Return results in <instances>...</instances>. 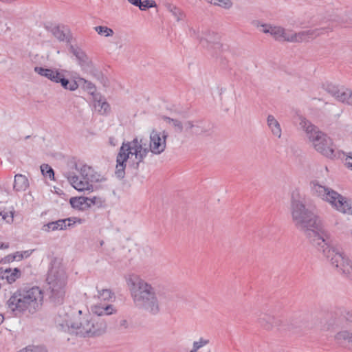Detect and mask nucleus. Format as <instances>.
I'll return each mask as SVG.
<instances>
[{
  "mask_svg": "<svg viewBox=\"0 0 352 352\" xmlns=\"http://www.w3.org/2000/svg\"><path fill=\"white\" fill-rule=\"evenodd\" d=\"M168 133L165 131L160 132L153 129L150 133V143L148 150L154 155L162 153L166 148V139Z\"/></svg>",
  "mask_w": 352,
  "mask_h": 352,
  "instance_id": "f8f14e48",
  "label": "nucleus"
},
{
  "mask_svg": "<svg viewBox=\"0 0 352 352\" xmlns=\"http://www.w3.org/2000/svg\"><path fill=\"white\" fill-rule=\"evenodd\" d=\"M342 315L346 321L352 323V311L344 310L343 312H342Z\"/></svg>",
  "mask_w": 352,
  "mask_h": 352,
  "instance_id": "49530a36",
  "label": "nucleus"
},
{
  "mask_svg": "<svg viewBox=\"0 0 352 352\" xmlns=\"http://www.w3.org/2000/svg\"><path fill=\"white\" fill-rule=\"evenodd\" d=\"M74 167L79 172L80 178L70 170L64 171L63 175L69 184L78 191L89 190L93 188L91 183L101 182L104 180L100 174L87 164H83L78 168L77 164L75 163Z\"/></svg>",
  "mask_w": 352,
  "mask_h": 352,
  "instance_id": "6e6552de",
  "label": "nucleus"
},
{
  "mask_svg": "<svg viewBox=\"0 0 352 352\" xmlns=\"http://www.w3.org/2000/svg\"><path fill=\"white\" fill-rule=\"evenodd\" d=\"M168 9L175 17L177 21H180L183 19L184 14L179 8L172 5H168Z\"/></svg>",
  "mask_w": 352,
  "mask_h": 352,
  "instance_id": "e433bc0d",
  "label": "nucleus"
},
{
  "mask_svg": "<svg viewBox=\"0 0 352 352\" xmlns=\"http://www.w3.org/2000/svg\"><path fill=\"white\" fill-rule=\"evenodd\" d=\"M251 23L254 27L258 28L261 32H263L264 28L263 26L269 25L268 23H263L258 20H254L251 22Z\"/></svg>",
  "mask_w": 352,
  "mask_h": 352,
  "instance_id": "a18cd8bd",
  "label": "nucleus"
},
{
  "mask_svg": "<svg viewBox=\"0 0 352 352\" xmlns=\"http://www.w3.org/2000/svg\"><path fill=\"white\" fill-rule=\"evenodd\" d=\"M67 276L65 271L58 267H52L48 272L47 283L50 298L55 303H61L65 294Z\"/></svg>",
  "mask_w": 352,
  "mask_h": 352,
  "instance_id": "1a4fd4ad",
  "label": "nucleus"
},
{
  "mask_svg": "<svg viewBox=\"0 0 352 352\" xmlns=\"http://www.w3.org/2000/svg\"><path fill=\"white\" fill-rule=\"evenodd\" d=\"M111 139H112V138H110V141H111V142H110V144H112V143H113V141H111Z\"/></svg>",
  "mask_w": 352,
  "mask_h": 352,
  "instance_id": "052dcab7",
  "label": "nucleus"
},
{
  "mask_svg": "<svg viewBox=\"0 0 352 352\" xmlns=\"http://www.w3.org/2000/svg\"><path fill=\"white\" fill-rule=\"evenodd\" d=\"M214 6H218L226 9H229L232 6L231 0H215Z\"/></svg>",
  "mask_w": 352,
  "mask_h": 352,
  "instance_id": "79ce46f5",
  "label": "nucleus"
},
{
  "mask_svg": "<svg viewBox=\"0 0 352 352\" xmlns=\"http://www.w3.org/2000/svg\"><path fill=\"white\" fill-rule=\"evenodd\" d=\"M94 30L98 34L102 36H111L113 34V30L107 26H96L94 28Z\"/></svg>",
  "mask_w": 352,
  "mask_h": 352,
  "instance_id": "72a5a7b5",
  "label": "nucleus"
},
{
  "mask_svg": "<svg viewBox=\"0 0 352 352\" xmlns=\"http://www.w3.org/2000/svg\"><path fill=\"white\" fill-rule=\"evenodd\" d=\"M41 170L42 174L48 177L50 179H54V172L51 166L48 164H44L41 166Z\"/></svg>",
  "mask_w": 352,
  "mask_h": 352,
  "instance_id": "c9c22d12",
  "label": "nucleus"
},
{
  "mask_svg": "<svg viewBox=\"0 0 352 352\" xmlns=\"http://www.w3.org/2000/svg\"><path fill=\"white\" fill-rule=\"evenodd\" d=\"M127 286L131 294L133 302L138 307L142 308L152 314L160 311V305L155 289L148 283L135 274L126 278Z\"/></svg>",
  "mask_w": 352,
  "mask_h": 352,
  "instance_id": "f03ea898",
  "label": "nucleus"
},
{
  "mask_svg": "<svg viewBox=\"0 0 352 352\" xmlns=\"http://www.w3.org/2000/svg\"><path fill=\"white\" fill-rule=\"evenodd\" d=\"M70 204L74 208L82 209L83 205H87L85 197H72Z\"/></svg>",
  "mask_w": 352,
  "mask_h": 352,
  "instance_id": "2f4dec72",
  "label": "nucleus"
},
{
  "mask_svg": "<svg viewBox=\"0 0 352 352\" xmlns=\"http://www.w3.org/2000/svg\"><path fill=\"white\" fill-rule=\"evenodd\" d=\"M21 252L23 253V255L25 258L30 256V253L29 252V251H23V252Z\"/></svg>",
  "mask_w": 352,
  "mask_h": 352,
  "instance_id": "5fc2aeb1",
  "label": "nucleus"
},
{
  "mask_svg": "<svg viewBox=\"0 0 352 352\" xmlns=\"http://www.w3.org/2000/svg\"><path fill=\"white\" fill-rule=\"evenodd\" d=\"M3 320H4L3 316L0 314V324L3 322Z\"/></svg>",
  "mask_w": 352,
  "mask_h": 352,
  "instance_id": "6e6d98bb",
  "label": "nucleus"
},
{
  "mask_svg": "<svg viewBox=\"0 0 352 352\" xmlns=\"http://www.w3.org/2000/svg\"><path fill=\"white\" fill-rule=\"evenodd\" d=\"M47 30L59 41L70 43L72 35L69 30L63 25H52L47 27Z\"/></svg>",
  "mask_w": 352,
  "mask_h": 352,
  "instance_id": "dca6fc26",
  "label": "nucleus"
},
{
  "mask_svg": "<svg viewBox=\"0 0 352 352\" xmlns=\"http://www.w3.org/2000/svg\"><path fill=\"white\" fill-rule=\"evenodd\" d=\"M263 32L265 34H270L276 41H287V38H289L290 30H285L280 26H274L271 24L269 25L263 26Z\"/></svg>",
  "mask_w": 352,
  "mask_h": 352,
  "instance_id": "2eb2a0df",
  "label": "nucleus"
},
{
  "mask_svg": "<svg viewBox=\"0 0 352 352\" xmlns=\"http://www.w3.org/2000/svg\"><path fill=\"white\" fill-rule=\"evenodd\" d=\"M77 82H78L79 85L82 84L83 88L86 89L89 93L93 94L95 92L96 87L92 82L85 80L83 78H78Z\"/></svg>",
  "mask_w": 352,
  "mask_h": 352,
  "instance_id": "473e14b6",
  "label": "nucleus"
},
{
  "mask_svg": "<svg viewBox=\"0 0 352 352\" xmlns=\"http://www.w3.org/2000/svg\"><path fill=\"white\" fill-rule=\"evenodd\" d=\"M85 199L87 206L89 207L94 205H96L98 207H101L104 204V201L102 200L100 197H85Z\"/></svg>",
  "mask_w": 352,
  "mask_h": 352,
  "instance_id": "4c0bfd02",
  "label": "nucleus"
},
{
  "mask_svg": "<svg viewBox=\"0 0 352 352\" xmlns=\"http://www.w3.org/2000/svg\"><path fill=\"white\" fill-rule=\"evenodd\" d=\"M300 129L305 132L311 146L323 156L335 159L340 157L341 152L336 148L333 140L305 118H300Z\"/></svg>",
  "mask_w": 352,
  "mask_h": 352,
  "instance_id": "20e7f679",
  "label": "nucleus"
},
{
  "mask_svg": "<svg viewBox=\"0 0 352 352\" xmlns=\"http://www.w3.org/2000/svg\"><path fill=\"white\" fill-rule=\"evenodd\" d=\"M21 275V272L20 270L16 267L14 270L11 268L3 269V267H0V280H6L9 284L14 283L20 278Z\"/></svg>",
  "mask_w": 352,
  "mask_h": 352,
  "instance_id": "6ab92c4d",
  "label": "nucleus"
},
{
  "mask_svg": "<svg viewBox=\"0 0 352 352\" xmlns=\"http://www.w3.org/2000/svg\"><path fill=\"white\" fill-rule=\"evenodd\" d=\"M43 301V291L38 287L34 286L16 290L8 300L7 305L16 314H34L40 309Z\"/></svg>",
  "mask_w": 352,
  "mask_h": 352,
  "instance_id": "7ed1b4c3",
  "label": "nucleus"
},
{
  "mask_svg": "<svg viewBox=\"0 0 352 352\" xmlns=\"http://www.w3.org/2000/svg\"><path fill=\"white\" fill-rule=\"evenodd\" d=\"M324 32V28H315L312 30H304L299 32H294L290 30L289 38H287V42L302 43L308 42L319 36Z\"/></svg>",
  "mask_w": 352,
  "mask_h": 352,
  "instance_id": "ddd939ff",
  "label": "nucleus"
},
{
  "mask_svg": "<svg viewBox=\"0 0 352 352\" xmlns=\"http://www.w3.org/2000/svg\"><path fill=\"white\" fill-rule=\"evenodd\" d=\"M69 52L76 57L82 69H85L89 66V58L81 48L70 45Z\"/></svg>",
  "mask_w": 352,
  "mask_h": 352,
  "instance_id": "a211bd4d",
  "label": "nucleus"
},
{
  "mask_svg": "<svg viewBox=\"0 0 352 352\" xmlns=\"http://www.w3.org/2000/svg\"><path fill=\"white\" fill-rule=\"evenodd\" d=\"M34 72L41 76H44L53 82L54 77L55 68H44L42 67H35Z\"/></svg>",
  "mask_w": 352,
  "mask_h": 352,
  "instance_id": "a878e982",
  "label": "nucleus"
},
{
  "mask_svg": "<svg viewBox=\"0 0 352 352\" xmlns=\"http://www.w3.org/2000/svg\"><path fill=\"white\" fill-rule=\"evenodd\" d=\"M60 80H61L59 83L60 84L61 87L65 90L74 91H76L79 87V84L76 80H69L67 78L66 75H65L64 77L62 78Z\"/></svg>",
  "mask_w": 352,
  "mask_h": 352,
  "instance_id": "bb28decb",
  "label": "nucleus"
},
{
  "mask_svg": "<svg viewBox=\"0 0 352 352\" xmlns=\"http://www.w3.org/2000/svg\"><path fill=\"white\" fill-rule=\"evenodd\" d=\"M72 322H71L69 324H68V323H67V324H66L67 329H65V331H67V330L69 333H71V332L68 330V325H69V326H70V324H71V323H72Z\"/></svg>",
  "mask_w": 352,
  "mask_h": 352,
  "instance_id": "13d9d810",
  "label": "nucleus"
},
{
  "mask_svg": "<svg viewBox=\"0 0 352 352\" xmlns=\"http://www.w3.org/2000/svg\"><path fill=\"white\" fill-rule=\"evenodd\" d=\"M334 324H336V320L334 319H332V321L330 322L329 324H327V327H324V328L327 329V330H329L331 329V327H332Z\"/></svg>",
  "mask_w": 352,
  "mask_h": 352,
  "instance_id": "603ef678",
  "label": "nucleus"
},
{
  "mask_svg": "<svg viewBox=\"0 0 352 352\" xmlns=\"http://www.w3.org/2000/svg\"><path fill=\"white\" fill-rule=\"evenodd\" d=\"M13 256H14L15 260L16 261H21L24 258V256L21 252H16L14 254H13Z\"/></svg>",
  "mask_w": 352,
  "mask_h": 352,
  "instance_id": "8fccbe9b",
  "label": "nucleus"
},
{
  "mask_svg": "<svg viewBox=\"0 0 352 352\" xmlns=\"http://www.w3.org/2000/svg\"><path fill=\"white\" fill-rule=\"evenodd\" d=\"M210 342L209 338L200 337L197 340L193 342L192 347L190 352H199L200 349L204 347L206 348L201 352H212V348L208 346Z\"/></svg>",
  "mask_w": 352,
  "mask_h": 352,
  "instance_id": "5701e85b",
  "label": "nucleus"
},
{
  "mask_svg": "<svg viewBox=\"0 0 352 352\" xmlns=\"http://www.w3.org/2000/svg\"><path fill=\"white\" fill-rule=\"evenodd\" d=\"M128 1L132 5L138 7L141 3V0H128Z\"/></svg>",
  "mask_w": 352,
  "mask_h": 352,
  "instance_id": "3c124183",
  "label": "nucleus"
},
{
  "mask_svg": "<svg viewBox=\"0 0 352 352\" xmlns=\"http://www.w3.org/2000/svg\"><path fill=\"white\" fill-rule=\"evenodd\" d=\"M113 296V294L110 289H102L101 290H98V297L101 300H109Z\"/></svg>",
  "mask_w": 352,
  "mask_h": 352,
  "instance_id": "f704fd0d",
  "label": "nucleus"
},
{
  "mask_svg": "<svg viewBox=\"0 0 352 352\" xmlns=\"http://www.w3.org/2000/svg\"><path fill=\"white\" fill-rule=\"evenodd\" d=\"M68 330L84 338L98 337L106 332L107 323L104 319L89 314L72 322Z\"/></svg>",
  "mask_w": 352,
  "mask_h": 352,
  "instance_id": "0eeeda50",
  "label": "nucleus"
},
{
  "mask_svg": "<svg viewBox=\"0 0 352 352\" xmlns=\"http://www.w3.org/2000/svg\"><path fill=\"white\" fill-rule=\"evenodd\" d=\"M201 45L204 47H208L210 50H214V52H212V56H215L217 54V51L220 50L222 47V45L219 41H213L212 43H209L208 38H201L200 41Z\"/></svg>",
  "mask_w": 352,
  "mask_h": 352,
  "instance_id": "c85d7f7f",
  "label": "nucleus"
},
{
  "mask_svg": "<svg viewBox=\"0 0 352 352\" xmlns=\"http://www.w3.org/2000/svg\"><path fill=\"white\" fill-rule=\"evenodd\" d=\"M10 213H11V215L8 216V212H0V216L2 217L3 219L6 220L8 222H9L10 221H13V213L12 212H10Z\"/></svg>",
  "mask_w": 352,
  "mask_h": 352,
  "instance_id": "de8ad7c7",
  "label": "nucleus"
},
{
  "mask_svg": "<svg viewBox=\"0 0 352 352\" xmlns=\"http://www.w3.org/2000/svg\"><path fill=\"white\" fill-rule=\"evenodd\" d=\"M94 107L100 113L104 114L108 111L109 109V104L106 101L98 100L95 101Z\"/></svg>",
  "mask_w": 352,
  "mask_h": 352,
  "instance_id": "7c9ffc66",
  "label": "nucleus"
},
{
  "mask_svg": "<svg viewBox=\"0 0 352 352\" xmlns=\"http://www.w3.org/2000/svg\"><path fill=\"white\" fill-rule=\"evenodd\" d=\"M76 222L81 223L82 220L76 217H69L63 219H58L57 221H51L44 224L42 226L41 230L45 232L56 230H64Z\"/></svg>",
  "mask_w": 352,
  "mask_h": 352,
  "instance_id": "4468645a",
  "label": "nucleus"
},
{
  "mask_svg": "<svg viewBox=\"0 0 352 352\" xmlns=\"http://www.w3.org/2000/svg\"><path fill=\"white\" fill-rule=\"evenodd\" d=\"M149 153L148 148L143 139L135 138L132 141L124 142L119 149L116 157V166L115 174L119 179H122L125 175V168L129 155H134L136 162L135 168H138L141 162Z\"/></svg>",
  "mask_w": 352,
  "mask_h": 352,
  "instance_id": "39448f33",
  "label": "nucleus"
},
{
  "mask_svg": "<svg viewBox=\"0 0 352 352\" xmlns=\"http://www.w3.org/2000/svg\"><path fill=\"white\" fill-rule=\"evenodd\" d=\"M24 352H47V349L43 346H28L24 348Z\"/></svg>",
  "mask_w": 352,
  "mask_h": 352,
  "instance_id": "a19ab883",
  "label": "nucleus"
},
{
  "mask_svg": "<svg viewBox=\"0 0 352 352\" xmlns=\"http://www.w3.org/2000/svg\"><path fill=\"white\" fill-rule=\"evenodd\" d=\"M205 1H207L208 3H212V4L214 5V1L215 0H205Z\"/></svg>",
  "mask_w": 352,
  "mask_h": 352,
  "instance_id": "4d7b16f0",
  "label": "nucleus"
},
{
  "mask_svg": "<svg viewBox=\"0 0 352 352\" xmlns=\"http://www.w3.org/2000/svg\"><path fill=\"white\" fill-rule=\"evenodd\" d=\"M130 327V322L126 319H122L120 320L118 324L119 329L125 330L129 329Z\"/></svg>",
  "mask_w": 352,
  "mask_h": 352,
  "instance_id": "37998d69",
  "label": "nucleus"
},
{
  "mask_svg": "<svg viewBox=\"0 0 352 352\" xmlns=\"http://www.w3.org/2000/svg\"><path fill=\"white\" fill-rule=\"evenodd\" d=\"M157 4L155 1L153 0H145L144 1H141V3L139 5L138 8L140 10H145L148 8L156 7Z\"/></svg>",
  "mask_w": 352,
  "mask_h": 352,
  "instance_id": "58836bf2",
  "label": "nucleus"
},
{
  "mask_svg": "<svg viewBox=\"0 0 352 352\" xmlns=\"http://www.w3.org/2000/svg\"><path fill=\"white\" fill-rule=\"evenodd\" d=\"M327 241L324 248H320V252L330 261L332 265L340 268L342 274L349 279L352 280V261L346 258L342 250Z\"/></svg>",
  "mask_w": 352,
  "mask_h": 352,
  "instance_id": "9d476101",
  "label": "nucleus"
},
{
  "mask_svg": "<svg viewBox=\"0 0 352 352\" xmlns=\"http://www.w3.org/2000/svg\"><path fill=\"white\" fill-rule=\"evenodd\" d=\"M309 327L305 322L298 319H294L287 324H281L279 329L280 331H287L292 333L297 334Z\"/></svg>",
  "mask_w": 352,
  "mask_h": 352,
  "instance_id": "f3484780",
  "label": "nucleus"
},
{
  "mask_svg": "<svg viewBox=\"0 0 352 352\" xmlns=\"http://www.w3.org/2000/svg\"><path fill=\"white\" fill-rule=\"evenodd\" d=\"M9 245L8 244L0 243V249H7L8 248Z\"/></svg>",
  "mask_w": 352,
  "mask_h": 352,
  "instance_id": "864d4df0",
  "label": "nucleus"
},
{
  "mask_svg": "<svg viewBox=\"0 0 352 352\" xmlns=\"http://www.w3.org/2000/svg\"><path fill=\"white\" fill-rule=\"evenodd\" d=\"M335 338L339 342L345 341L352 345V331L347 330L340 331L336 335Z\"/></svg>",
  "mask_w": 352,
  "mask_h": 352,
  "instance_id": "c756f323",
  "label": "nucleus"
},
{
  "mask_svg": "<svg viewBox=\"0 0 352 352\" xmlns=\"http://www.w3.org/2000/svg\"><path fill=\"white\" fill-rule=\"evenodd\" d=\"M111 139H112V138H110V141H111V142H110V144H112V143H113V141H111Z\"/></svg>",
  "mask_w": 352,
  "mask_h": 352,
  "instance_id": "680f3d73",
  "label": "nucleus"
},
{
  "mask_svg": "<svg viewBox=\"0 0 352 352\" xmlns=\"http://www.w3.org/2000/svg\"><path fill=\"white\" fill-rule=\"evenodd\" d=\"M92 313L94 314L93 316L100 318L102 316H109L115 312V309L111 305H101L98 304L91 307Z\"/></svg>",
  "mask_w": 352,
  "mask_h": 352,
  "instance_id": "aec40b11",
  "label": "nucleus"
},
{
  "mask_svg": "<svg viewBox=\"0 0 352 352\" xmlns=\"http://www.w3.org/2000/svg\"><path fill=\"white\" fill-rule=\"evenodd\" d=\"M14 261H15V257L13 256V254H10L2 258L0 263L3 264H7L12 263Z\"/></svg>",
  "mask_w": 352,
  "mask_h": 352,
  "instance_id": "c03bdc74",
  "label": "nucleus"
},
{
  "mask_svg": "<svg viewBox=\"0 0 352 352\" xmlns=\"http://www.w3.org/2000/svg\"><path fill=\"white\" fill-rule=\"evenodd\" d=\"M258 323L266 330H271L274 327L278 325V320L272 316L266 314H262L260 315L258 319Z\"/></svg>",
  "mask_w": 352,
  "mask_h": 352,
  "instance_id": "4be33fe9",
  "label": "nucleus"
},
{
  "mask_svg": "<svg viewBox=\"0 0 352 352\" xmlns=\"http://www.w3.org/2000/svg\"><path fill=\"white\" fill-rule=\"evenodd\" d=\"M323 89L339 102L352 105V90L327 82L322 85Z\"/></svg>",
  "mask_w": 352,
  "mask_h": 352,
  "instance_id": "9b49d317",
  "label": "nucleus"
},
{
  "mask_svg": "<svg viewBox=\"0 0 352 352\" xmlns=\"http://www.w3.org/2000/svg\"><path fill=\"white\" fill-rule=\"evenodd\" d=\"M162 119L169 124H171V126L173 127L175 132L177 133H182L184 132V126L183 123L177 119L170 118L168 116H162Z\"/></svg>",
  "mask_w": 352,
  "mask_h": 352,
  "instance_id": "cd10ccee",
  "label": "nucleus"
},
{
  "mask_svg": "<svg viewBox=\"0 0 352 352\" xmlns=\"http://www.w3.org/2000/svg\"><path fill=\"white\" fill-rule=\"evenodd\" d=\"M267 122L268 127L271 130L272 134L280 138L282 134V130L280 128V125L278 120L274 118L272 115H269L267 118Z\"/></svg>",
  "mask_w": 352,
  "mask_h": 352,
  "instance_id": "b1692460",
  "label": "nucleus"
},
{
  "mask_svg": "<svg viewBox=\"0 0 352 352\" xmlns=\"http://www.w3.org/2000/svg\"><path fill=\"white\" fill-rule=\"evenodd\" d=\"M67 71L64 69H58L55 68V72H54V78L53 80V82L54 83H59L61 80L60 79L64 77V76L66 74Z\"/></svg>",
  "mask_w": 352,
  "mask_h": 352,
  "instance_id": "ea45409f",
  "label": "nucleus"
},
{
  "mask_svg": "<svg viewBox=\"0 0 352 352\" xmlns=\"http://www.w3.org/2000/svg\"><path fill=\"white\" fill-rule=\"evenodd\" d=\"M29 187V181L26 176L16 174L14 176L13 189L16 192L25 191Z\"/></svg>",
  "mask_w": 352,
  "mask_h": 352,
  "instance_id": "412c9836",
  "label": "nucleus"
},
{
  "mask_svg": "<svg viewBox=\"0 0 352 352\" xmlns=\"http://www.w3.org/2000/svg\"><path fill=\"white\" fill-rule=\"evenodd\" d=\"M78 313H79V314H82V311L79 310Z\"/></svg>",
  "mask_w": 352,
  "mask_h": 352,
  "instance_id": "bf43d9fd",
  "label": "nucleus"
},
{
  "mask_svg": "<svg viewBox=\"0 0 352 352\" xmlns=\"http://www.w3.org/2000/svg\"><path fill=\"white\" fill-rule=\"evenodd\" d=\"M313 195L328 202L332 208L338 212L352 215V201L334 190L320 184L318 181L310 183Z\"/></svg>",
  "mask_w": 352,
  "mask_h": 352,
  "instance_id": "423d86ee",
  "label": "nucleus"
},
{
  "mask_svg": "<svg viewBox=\"0 0 352 352\" xmlns=\"http://www.w3.org/2000/svg\"><path fill=\"white\" fill-rule=\"evenodd\" d=\"M201 122L197 121H191L188 120L183 123L184 126V131L189 132L192 131V133L195 134H200L204 130L201 126Z\"/></svg>",
  "mask_w": 352,
  "mask_h": 352,
  "instance_id": "393cba45",
  "label": "nucleus"
},
{
  "mask_svg": "<svg viewBox=\"0 0 352 352\" xmlns=\"http://www.w3.org/2000/svg\"><path fill=\"white\" fill-rule=\"evenodd\" d=\"M346 164L352 170V153H349L346 155Z\"/></svg>",
  "mask_w": 352,
  "mask_h": 352,
  "instance_id": "09e8293b",
  "label": "nucleus"
},
{
  "mask_svg": "<svg viewBox=\"0 0 352 352\" xmlns=\"http://www.w3.org/2000/svg\"><path fill=\"white\" fill-rule=\"evenodd\" d=\"M291 214L296 228L303 232L318 250L327 245L330 234L322 229L320 218L311 210L306 208L305 196L298 189H295L292 192Z\"/></svg>",
  "mask_w": 352,
  "mask_h": 352,
  "instance_id": "f257e3e1",
  "label": "nucleus"
}]
</instances>
